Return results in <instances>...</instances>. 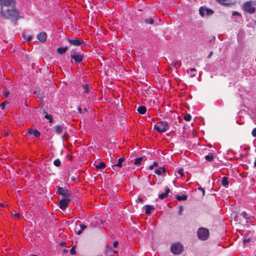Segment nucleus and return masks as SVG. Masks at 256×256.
<instances>
[{
	"instance_id": "40",
	"label": "nucleus",
	"mask_w": 256,
	"mask_h": 256,
	"mask_svg": "<svg viewBox=\"0 0 256 256\" xmlns=\"http://www.w3.org/2000/svg\"><path fill=\"white\" fill-rule=\"evenodd\" d=\"M70 253L71 254H76V250H75L74 248H72L70 250Z\"/></svg>"
},
{
	"instance_id": "30",
	"label": "nucleus",
	"mask_w": 256,
	"mask_h": 256,
	"mask_svg": "<svg viewBox=\"0 0 256 256\" xmlns=\"http://www.w3.org/2000/svg\"><path fill=\"white\" fill-rule=\"evenodd\" d=\"M142 158H136L134 160V164L136 165H138L140 164L142 161Z\"/></svg>"
},
{
	"instance_id": "11",
	"label": "nucleus",
	"mask_w": 256,
	"mask_h": 256,
	"mask_svg": "<svg viewBox=\"0 0 256 256\" xmlns=\"http://www.w3.org/2000/svg\"><path fill=\"white\" fill-rule=\"evenodd\" d=\"M37 38L41 42H44L46 40L47 35L46 32H41L38 35Z\"/></svg>"
},
{
	"instance_id": "43",
	"label": "nucleus",
	"mask_w": 256,
	"mask_h": 256,
	"mask_svg": "<svg viewBox=\"0 0 256 256\" xmlns=\"http://www.w3.org/2000/svg\"><path fill=\"white\" fill-rule=\"evenodd\" d=\"M198 190H200V192H202L203 195H204V188H202V187H199V188H198Z\"/></svg>"
},
{
	"instance_id": "57",
	"label": "nucleus",
	"mask_w": 256,
	"mask_h": 256,
	"mask_svg": "<svg viewBox=\"0 0 256 256\" xmlns=\"http://www.w3.org/2000/svg\"><path fill=\"white\" fill-rule=\"evenodd\" d=\"M32 256H37L36 255H32Z\"/></svg>"
},
{
	"instance_id": "48",
	"label": "nucleus",
	"mask_w": 256,
	"mask_h": 256,
	"mask_svg": "<svg viewBox=\"0 0 256 256\" xmlns=\"http://www.w3.org/2000/svg\"><path fill=\"white\" fill-rule=\"evenodd\" d=\"M71 180L73 182H76V178L75 177H72Z\"/></svg>"
},
{
	"instance_id": "38",
	"label": "nucleus",
	"mask_w": 256,
	"mask_h": 256,
	"mask_svg": "<svg viewBox=\"0 0 256 256\" xmlns=\"http://www.w3.org/2000/svg\"><path fill=\"white\" fill-rule=\"evenodd\" d=\"M252 134L254 137H256V128H254L252 132Z\"/></svg>"
},
{
	"instance_id": "29",
	"label": "nucleus",
	"mask_w": 256,
	"mask_h": 256,
	"mask_svg": "<svg viewBox=\"0 0 256 256\" xmlns=\"http://www.w3.org/2000/svg\"><path fill=\"white\" fill-rule=\"evenodd\" d=\"M205 158L206 160H207L208 162H212L213 160L214 156L212 154L206 155L205 156Z\"/></svg>"
},
{
	"instance_id": "36",
	"label": "nucleus",
	"mask_w": 256,
	"mask_h": 256,
	"mask_svg": "<svg viewBox=\"0 0 256 256\" xmlns=\"http://www.w3.org/2000/svg\"><path fill=\"white\" fill-rule=\"evenodd\" d=\"M178 174L181 176H183L184 175V169L183 168H180L178 170Z\"/></svg>"
},
{
	"instance_id": "34",
	"label": "nucleus",
	"mask_w": 256,
	"mask_h": 256,
	"mask_svg": "<svg viewBox=\"0 0 256 256\" xmlns=\"http://www.w3.org/2000/svg\"><path fill=\"white\" fill-rule=\"evenodd\" d=\"M145 22L146 24H153L154 22L153 19L152 18H146V19Z\"/></svg>"
},
{
	"instance_id": "42",
	"label": "nucleus",
	"mask_w": 256,
	"mask_h": 256,
	"mask_svg": "<svg viewBox=\"0 0 256 256\" xmlns=\"http://www.w3.org/2000/svg\"><path fill=\"white\" fill-rule=\"evenodd\" d=\"M118 242L117 241H115L113 242L112 246L114 248H116L118 246Z\"/></svg>"
},
{
	"instance_id": "9",
	"label": "nucleus",
	"mask_w": 256,
	"mask_h": 256,
	"mask_svg": "<svg viewBox=\"0 0 256 256\" xmlns=\"http://www.w3.org/2000/svg\"><path fill=\"white\" fill-rule=\"evenodd\" d=\"M72 59H73L76 62L80 63L82 62L83 56L80 53L74 52L73 54L70 55Z\"/></svg>"
},
{
	"instance_id": "54",
	"label": "nucleus",
	"mask_w": 256,
	"mask_h": 256,
	"mask_svg": "<svg viewBox=\"0 0 256 256\" xmlns=\"http://www.w3.org/2000/svg\"><path fill=\"white\" fill-rule=\"evenodd\" d=\"M254 166L256 168V158L254 160Z\"/></svg>"
},
{
	"instance_id": "25",
	"label": "nucleus",
	"mask_w": 256,
	"mask_h": 256,
	"mask_svg": "<svg viewBox=\"0 0 256 256\" xmlns=\"http://www.w3.org/2000/svg\"><path fill=\"white\" fill-rule=\"evenodd\" d=\"M241 215L242 216L243 218L246 220H250L252 216L249 214H247L246 212H242Z\"/></svg>"
},
{
	"instance_id": "13",
	"label": "nucleus",
	"mask_w": 256,
	"mask_h": 256,
	"mask_svg": "<svg viewBox=\"0 0 256 256\" xmlns=\"http://www.w3.org/2000/svg\"><path fill=\"white\" fill-rule=\"evenodd\" d=\"M28 133L30 134H34L36 138H38L40 136V132L36 130L30 128L28 130Z\"/></svg>"
},
{
	"instance_id": "4",
	"label": "nucleus",
	"mask_w": 256,
	"mask_h": 256,
	"mask_svg": "<svg viewBox=\"0 0 256 256\" xmlns=\"http://www.w3.org/2000/svg\"><path fill=\"white\" fill-rule=\"evenodd\" d=\"M171 252L174 254H179L184 250L183 245L180 242H175L171 245Z\"/></svg>"
},
{
	"instance_id": "2",
	"label": "nucleus",
	"mask_w": 256,
	"mask_h": 256,
	"mask_svg": "<svg viewBox=\"0 0 256 256\" xmlns=\"http://www.w3.org/2000/svg\"><path fill=\"white\" fill-rule=\"evenodd\" d=\"M170 126L166 121H160L154 124V129L159 133H164L168 130Z\"/></svg>"
},
{
	"instance_id": "55",
	"label": "nucleus",
	"mask_w": 256,
	"mask_h": 256,
	"mask_svg": "<svg viewBox=\"0 0 256 256\" xmlns=\"http://www.w3.org/2000/svg\"><path fill=\"white\" fill-rule=\"evenodd\" d=\"M84 111H87V110L86 108H84Z\"/></svg>"
},
{
	"instance_id": "19",
	"label": "nucleus",
	"mask_w": 256,
	"mask_h": 256,
	"mask_svg": "<svg viewBox=\"0 0 256 256\" xmlns=\"http://www.w3.org/2000/svg\"><path fill=\"white\" fill-rule=\"evenodd\" d=\"M83 91L84 92L89 94L92 88V86L88 84H86L82 86Z\"/></svg>"
},
{
	"instance_id": "23",
	"label": "nucleus",
	"mask_w": 256,
	"mask_h": 256,
	"mask_svg": "<svg viewBox=\"0 0 256 256\" xmlns=\"http://www.w3.org/2000/svg\"><path fill=\"white\" fill-rule=\"evenodd\" d=\"M196 72V70L194 68H190L187 70V72L190 76L191 77H194L195 76Z\"/></svg>"
},
{
	"instance_id": "47",
	"label": "nucleus",
	"mask_w": 256,
	"mask_h": 256,
	"mask_svg": "<svg viewBox=\"0 0 256 256\" xmlns=\"http://www.w3.org/2000/svg\"><path fill=\"white\" fill-rule=\"evenodd\" d=\"M183 210V208L182 206H180V210H179V213L180 214Z\"/></svg>"
},
{
	"instance_id": "12",
	"label": "nucleus",
	"mask_w": 256,
	"mask_h": 256,
	"mask_svg": "<svg viewBox=\"0 0 256 256\" xmlns=\"http://www.w3.org/2000/svg\"><path fill=\"white\" fill-rule=\"evenodd\" d=\"M170 192V190L169 188L166 187L165 188V192L164 193H162L158 195V198L162 200L168 196V194Z\"/></svg>"
},
{
	"instance_id": "26",
	"label": "nucleus",
	"mask_w": 256,
	"mask_h": 256,
	"mask_svg": "<svg viewBox=\"0 0 256 256\" xmlns=\"http://www.w3.org/2000/svg\"><path fill=\"white\" fill-rule=\"evenodd\" d=\"M188 197L186 195H182V196H176V199L178 200H186Z\"/></svg>"
},
{
	"instance_id": "50",
	"label": "nucleus",
	"mask_w": 256,
	"mask_h": 256,
	"mask_svg": "<svg viewBox=\"0 0 256 256\" xmlns=\"http://www.w3.org/2000/svg\"><path fill=\"white\" fill-rule=\"evenodd\" d=\"M107 248H108L111 250L112 248V246L110 244H108Z\"/></svg>"
},
{
	"instance_id": "24",
	"label": "nucleus",
	"mask_w": 256,
	"mask_h": 256,
	"mask_svg": "<svg viewBox=\"0 0 256 256\" xmlns=\"http://www.w3.org/2000/svg\"><path fill=\"white\" fill-rule=\"evenodd\" d=\"M80 230L77 232V234L80 235L82 234V232L86 228V226L84 224H81L80 225Z\"/></svg>"
},
{
	"instance_id": "27",
	"label": "nucleus",
	"mask_w": 256,
	"mask_h": 256,
	"mask_svg": "<svg viewBox=\"0 0 256 256\" xmlns=\"http://www.w3.org/2000/svg\"><path fill=\"white\" fill-rule=\"evenodd\" d=\"M44 118L47 119V120H49V122L52 124V122H53V118H52V115L50 114H46L45 116H44Z\"/></svg>"
},
{
	"instance_id": "51",
	"label": "nucleus",
	"mask_w": 256,
	"mask_h": 256,
	"mask_svg": "<svg viewBox=\"0 0 256 256\" xmlns=\"http://www.w3.org/2000/svg\"><path fill=\"white\" fill-rule=\"evenodd\" d=\"M154 166H152V165H150V166H149V169H150V170H152V169L154 168Z\"/></svg>"
},
{
	"instance_id": "3",
	"label": "nucleus",
	"mask_w": 256,
	"mask_h": 256,
	"mask_svg": "<svg viewBox=\"0 0 256 256\" xmlns=\"http://www.w3.org/2000/svg\"><path fill=\"white\" fill-rule=\"evenodd\" d=\"M209 231L208 229L204 228H200L197 231L198 238L202 240H206L209 237Z\"/></svg>"
},
{
	"instance_id": "35",
	"label": "nucleus",
	"mask_w": 256,
	"mask_h": 256,
	"mask_svg": "<svg viewBox=\"0 0 256 256\" xmlns=\"http://www.w3.org/2000/svg\"><path fill=\"white\" fill-rule=\"evenodd\" d=\"M10 94V92L9 91H5L4 93V98H8Z\"/></svg>"
},
{
	"instance_id": "33",
	"label": "nucleus",
	"mask_w": 256,
	"mask_h": 256,
	"mask_svg": "<svg viewBox=\"0 0 256 256\" xmlns=\"http://www.w3.org/2000/svg\"><path fill=\"white\" fill-rule=\"evenodd\" d=\"M214 13V11L209 8H206V14L208 16H210L212 14Z\"/></svg>"
},
{
	"instance_id": "45",
	"label": "nucleus",
	"mask_w": 256,
	"mask_h": 256,
	"mask_svg": "<svg viewBox=\"0 0 256 256\" xmlns=\"http://www.w3.org/2000/svg\"><path fill=\"white\" fill-rule=\"evenodd\" d=\"M137 202H143V199L142 198L138 197V200H136Z\"/></svg>"
},
{
	"instance_id": "56",
	"label": "nucleus",
	"mask_w": 256,
	"mask_h": 256,
	"mask_svg": "<svg viewBox=\"0 0 256 256\" xmlns=\"http://www.w3.org/2000/svg\"><path fill=\"white\" fill-rule=\"evenodd\" d=\"M117 252H117V251H116V250H114V253L116 254Z\"/></svg>"
},
{
	"instance_id": "1",
	"label": "nucleus",
	"mask_w": 256,
	"mask_h": 256,
	"mask_svg": "<svg viewBox=\"0 0 256 256\" xmlns=\"http://www.w3.org/2000/svg\"><path fill=\"white\" fill-rule=\"evenodd\" d=\"M0 14L5 18L16 20L19 18V12L15 8V0H0Z\"/></svg>"
},
{
	"instance_id": "37",
	"label": "nucleus",
	"mask_w": 256,
	"mask_h": 256,
	"mask_svg": "<svg viewBox=\"0 0 256 256\" xmlns=\"http://www.w3.org/2000/svg\"><path fill=\"white\" fill-rule=\"evenodd\" d=\"M8 103V102L7 101H5L0 104V106L2 108V109H4L6 104Z\"/></svg>"
},
{
	"instance_id": "10",
	"label": "nucleus",
	"mask_w": 256,
	"mask_h": 256,
	"mask_svg": "<svg viewBox=\"0 0 256 256\" xmlns=\"http://www.w3.org/2000/svg\"><path fill=\"white\" fill-rule=\"evenodd\" d=\"M124 161V158H120L118 160V162L116 164L112 166V168L114 170H118L117 168H120L122 166V163Z\"/></svg>"
},
{
	"instance_id": "31",
	"label": "nucleus",
	"mask_w": 256,
	"mask_h": 256,
	"mask_svg": "<svg viewBox=\"0 0 256 256\" xmlns=\"http://www.w3.org/2000/svg\"><path fill=\"white\" fill-rule=\"evenodd\" d=\"M54 164L56 166H59L61 164V162L58 158H57L54 160Z\"/></svg>"
},
{
	"instance_id": "22",
	"label": "nucleus",
	"mask_w": 256,
	"mask_h": 256,
	"mask_svg": "<svg viewBox=\"0 0 256 256\" xmlns=\"http://www.w3.org/2000/svg\"><path fill=\"white\" fill-rule=\"evenodd\" d=\"M95 167L97 170L104 168L106 167V164L104 162H100L96 164Z\"/></svg>"
},
{
	"instance_id": "17",
	"label": "nucleus",
	"mask_w": 256,
	"mask_h": 256,
	"mask_svg": "<svg viewBox=\"0 0 256 256\" xmlns=\"http://www.w3.org/2000/svg\"><path fill=\"white\" fill-rule=\"evenodd\" d=\"M228 178L226 176L222 177V186L226 188H228Z\"/></svg>"
},
{
	"instance_id": "16",
	"label": "nucleus",
	"mask_w": 256,
	"mask_h": 256,
	"mask_svg": "<svg viewBox=\"0 0 256 256\" xmlns=\"http://www.w3.org/2000/svg\"><path fill=\"white\" fill-rule=\"evenodd\" d=\"M166 168L164 167H160L154 170V173L158 175H161L163 173L166 172Z\"/></svg>"
},
{
	"instance_id": "18",
	"label": "nucleus",
	"mask_w": 256,
	"mask_h": 256,
	"mask_svg": "<svg viewBox=\"0 0 256 256\" xmlns=\"http://www.w3.org/2000/svg\"><path fill=\"white\" fill-rule=\"evenodd\" d=\"M67 50V46H62L57 48V52L60 54H63L66 52Z\"/></svg>"
},
{
	"instance_id": "21",
	"label": "nucleus",
	"mask_w": 256,
	"mask_h": 256,
	"mask_svg": "<svg viewBox=\"0 0 256 256\" xmlns=\"http://www.w3.org/2000/svg\"><path fill=\"white\" fill-rule=\"evenodd\" d=\"M64 127L62 126L61 125L60 126H56L55 127V130L57 134H62L63 130H64Z\"/></svg>"
},
{
	"instance_id": "8",
	"label": "nucleus",
	"mask_w": 256,
	"mask_h": 256,
	"mask_svg": "<svg viewBox=\"0 0 256 256\" xmlns=\"http://www.w3.org/2000/svg\"><path fill=\"white\" fill-rule=\"evenodd\" d=\"M72 198H66L60 200L59 202V206L62 210H64L68 206Z\"/></svg>"
},
{
	"instance_id": "46",
	"label": "nucleus",
	"mask_w": 256,
	"mask_h": 256,
	"mask_svg": "<svg viewBox=\"0 0 256 256\" xmlns=\"http://www.w3.org/2000/svg\"><path fill=\"white\" fill-rule=\"evenodd\" d=\"M32 39V37L31 36H28L26 38V40L28 42H30V40H31Z\"/></svg>"
},
{
	"instance_id": "49",
	"label": "nucleus",
	"mask_w": 256,
	"mask_h": 256,
	"mask_svg": "<svg viewBox=\"0 0 256 256\" xmlns=\"http://www.w3.org/2000/svg\"><path fill=\"white\" fill-rule=\"evenodd\" d=\"M78 110L80 114H82V110L80 107H79Z\"/></svg>"
},
{
	"instance_id": "14",
	"label": "nucleus",
	"mask_w": 256,
	"mask_h": 256,
	"mask_svg": "<svg viewBox=\"0 0 256 256\" xmlns=\"http://www.w3.org/2000/svg\"><path fill=\"white\" fill-rule=\"evenodd\" d=\"M219 4L222 6H230L232 4L230 0H216Z\"/></svg>"
},
{
	"instance_id": "20",
	"label": "nucleus",
	"mask_w": 256,
	"mask_h": 256,
	"mask_svg": "<svg viewBox=\"0 0 256 256\" xmlns=\"http://www.w3.org/2000/svg\"><path fill=\"white\" fill-rule=\"evenodd\" d=\"M137 110L139 114H144L146 112V108L145 106H140L138 108Z\"/></svg>"
},
{
	"instance_id": "7",
	"label": "nucleus",
	"mask_w": 256,
	"mask_h": 256,
	"mask_svg": "<svg viewBox=\"0 0 256 256\" xmlns=\"http://www.w3.org/2000/svg\"><path fill=\"white\" fill-rule=\"evenodd\" d=\"M68 42L75 46H81L83 47L86 45V44L84 41H81L79 38H68Z\"/></svg>"
},
{
	"instance_id": "52",
	"label": "nucleus",
	"mask_w": 256,
	"mask_h": 256,
	"mask_svg": "<svg viewBox=\"0 0 256 256\" xmlns=\"http://www.w3.org/2000/svg\"><path fill=\"white\" fill-rule=\"evenodd\" d=\"M157 165H158V163L156 162H154V163L152 164V166H157Z\"/></svg>"
},
{
	"instance_id": "44",
	"label": "nucleus",
	"mask_w": 256,
	"mask_h": 256,
	"mask_svg": "<svg viewBox=\"0 0 256 256\" xmlns=\"http://www.w3.org/2000/svg\"><path fill=\"white\" fill-rule=\"evenodd\" d=\"M250 238H245L243 240V242H244V244H245L248 242H250Z\"/></svg>"
},
{
	"instance_id": "32",
	"label": "nucleus",
	"mask_w": 256,
	"mask_h": 256,
	"mask_svg": "<svg viewBox=\"0 0 256 256\" xmlns=\"http://www.w3.org/2000/svg\"><path fill=\"white\" fill-rule=\"evenodd\" d=\"M192 116L190 114H186L184 116V120L186 121L189 122Z\"/></svg>"
},
{
	"instance_id": "5",
	"label": "nucleus",
	"mask_w": 256,
	"mask_h": 256,
	"mask_svg": "<svg viewBox=\"0 0 256 256\" xmlns=\"http://www.w3.org/2000/svg\"><path fill=\"white\" fill-rule=\"evenodd\" d=\"M58 194L61 195L64 198H72V194L67 188L58 187Z\"/></svg>"
},
{
	"instance_id": "39",
	"label": "nucleus",
	"mask_w": 256,
	"mask_h": 256,
	"mask_svg": "<svg viewBox=\"0 0 256 256\" xmlns=\"http://www.w3.org/2000/svg\"><path fill=\"white\" fill-rule=\"evenodd\" d=\"M12 214L16 218H18L19 214L16 211H14L12 212Z\"/></svg>"
},
{
	"instance_id": "15",
	"label": "nucleus",
	"mask_w": 256,
	"mask_h": 256,
	"mask_svg": "<svg viewBox=\"0 0 256 256\" xmlns=\"http://www.w3.org/2000/svg\"><path fill=\"white\" fill-rule=\"evenodd\" d=\"M145 207V213L147 215H150L151 214V210L154 209V208L153 206L146 205Z\"/></svg>"
},
{
	"instance_id": "41",
	"label": "nucleus",
	"mask_w": 256,
	"mask_h": 256,
	"mask_svg": "<svg viewBox=\"0 0 256 256\" xmlns=\"http://www.w3.org/2000/svg\"><path fill=\"white\" fill-rule=\"evenodd\" d=\"M232 16H240V14L238 12L234 11L232 13Z\"/></svg>"
},
{
	"instance_id": "53",
	"label": "nucleus",
	"mask_w": 256,
	"mask_h": 256,
	"mask_svg": "<svg viewBox=\"0 0 256 256\" xmlns=\"http://www.w3.org/2000/svg\"><path fill=\"white\" fill-rule=\"evenodd\" d=\"M212 54V52H210V54H208V58H210V56H211Z\"/></svg>"
},
{
	"instance_id": "28",
	"label": "nucleus",
	"mask_w": 256,
	"mask_h": 256,
	"mask_svg": "<svg viewBox=\"0 0 256 256\" xmlns=\"http://www.w3.org/2000/svg\"><path fill=\"white\" fill-rule=\"evenodd\" d=\"M199 12L200 16H204L206 14V8L202 7L200 8L199 10Z\"/></svg>"
},
{
	"instance_id": "6",
	"label": "nucleus",
	"mask_w": 256,
	"mask_h": 256,
	"mask_svg": "<svg viewBox=\"0 0 256 256\" xmlns=\"http://www.w3.org/2000/svg\"><path fill=\"white\" fill-rule=\"evenodd\" d=\"M244 10L249 14H254L256 12V8L252 6V2L249 1L245 2L243 6Z\"/></svg>"
}]
</instances>
